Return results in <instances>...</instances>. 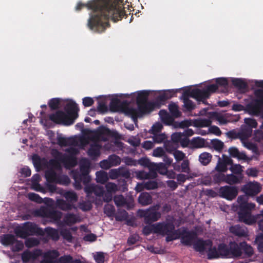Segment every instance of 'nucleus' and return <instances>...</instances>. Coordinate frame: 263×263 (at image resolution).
I'll return each mask as SVG.
<instances>
[{
    "instance_id": "nucleus-1",
    "label": "nucleus",
    "mask_w": 263,
    "mask_h": 263,
    "mask_svg": "<svg viewBox=\"0 0 263 263\" xmlns=\"http://www.w3.org/2000/svg\"><path fill=\"white\" fill-rule=\"evenodd\" d=\"M84 8L92 11L87 25L90 30L98 33H102L110 27L109 20L117 22L127 15L123 0H90L86 3L79 2L75 9L80 11Z\"/></svg>"
},
{
    "instance_id": "nucleus-2",
    "label": "nucleus",
    "mask_w": 263,
    "mask_h": 263,
    "mask_svg": "<svg viewBox=\"0 0 263 263\" xmlns=\"http://www.w3.org/2000/svg\"><path fill=\"white\" fill-rule=\"evenodd\" d=\"M254 97L245 106V111L253 116H260L263 119V80H255Z\"/></svg>"
},
{
    "instance_id": "nucleus-3",
    "label": "nucleus",
    "mask_w": 263,
    "mask_h": 263,
    "mask_svg": "<svg viewBox=\"0 0 263 263\" xmlns=\"http://www.w3.org/2000/svg\"><path fill=\"white\" fill-rule=\"evenodd\" d=\"M157 234L166 236V241H172L181 237V231L179 229L175 233V226L172 222L163 221L156 223Z\"/></svg>"
},
{
    "instance_id": "nucleus-4",
    "label": "nucleus",
    "mask_w": 263,
    "mask_h": 263,
    "mask_svg": "<svg viewBox=\"0 0 263 263\" xmlns=\"http://www.w3.org/2000/svg\"><path fill=\"white\" fill-rule=\"evenodd\" d=\"M15 233L18 237L24 239L29 236L44 235V231L42 228L39 227L36 223L30 221L25 222L22 227L16 228Z\"/></svg>"
},
{
    "instance_id": "nucleus-5",
    "label": "nucleus",
    "mask_w": 263,
    "mask_h": 263,
    "mask_svg": "<svg viewBox=\"0 0 263 263\" xmlns=\"http://www.w3.org/2000/svg\"><path fill=\"white\" fill-rule=\"evenodd\" d=\"M218 250L221 256L227 258H237L241 256L240 242L230 241L228 245L220 243Z\"/></svg>"
},
{
    "instance_id": "nucleus-6",
    "label": "nucleus",
    "mask_w": 263,
    "mask_h": 263,
    "mask_svg": "<svg viewBox=\"0 0 263 263\" xmlns=\"http://www.w3.org/2000/svg\"><path fill=\"white\" fill-rule=\"evenodd\" d=\"M158 209L153 206L146 210H139L138 212L139 217L144 218L145 224H150L157 221L161 217V213L158 211Z\"/></svg>"
},
{
    "instance_id": "nucleus-7",
    "label": "nucleus",
    "mask_w": 263,
    "mask_h": 263,
    "mask_svg": "<svg viewBox=\"0 0 263 263\" xmlns=\"http://www.w3.org/2000/svg\"><path fill=\"white\" fill-rule=\"evenodd\" d=\"M109 109L111 112H123L128 116H129V114H133L135 111L129 106V103L127 101L121 102L120 99L117 98L111 100Z\"/></svg>"
},
{
    "instance_id": "nucleus-8",
    "label": "nucleus",
    "mask_w": 263,
    "mask_h": 263,
    "mask_svg": "<svg viewBox=\"0 0 263 263\" xmlns=\"http://www.w3.org/2000/svg\"><path fill=\"white\" fill-rule=\"evenodd\" d=\"M138 108L131 107L134 110L133 114H129L134 121H137L138 117H142L144 114L149 113L152 111L155 107H157V102H145L137 104Z\"/></svg>"
},
{
    "instance_id": "nucleus-9",
    "label": "nucleus",
    "mask_w": 263,
    "mask_h": 263,
    "mask_svg": "<svg viewBox=\"0 0 263 263\" xmlns=\"http://www.w3.org/2000/svg\"><path fill=\"white\" fill-rule=\"evenodd\" d=\"M184 93L187 95L188 97L195 99L198 104L202 103L205 105L208 104L207 102V99H209L208 95L203 88L188 89L184 90Z\"/></svg>"
},
{
    "instance_id": "nucleus-10",
    "label": "nucleus",
    "mask_w": 263,
    "mask_h": 263,
    "mask_svg": "<svg viewBox=\"0 0 263 263\" xmlns=\"http://www.w3.org/2000/svg\"><path fill=\"white\" fill-rule=\"evenodd\" d=\"M40 216L50 218L53 221H58L62 217V212L55 210L51 206L41 207L38 211Z\"/></svg>"
},
{
    "instance_id": "nucleus-11",
    "label": "nucleus",
    "mask_w": 263,
    "mask_h": 263,
    "mask_svg": "<svg viewBox=\"0 0 263 263\" xmlns=\"http://www.w3.org/2000/svg\"><path fill=\"white\" fill-rule=\"evenodd\" d=\"M52 156L55 160H59L64 163L66 165L73 166L76 164V159L74 157L71 155H67L65 154H63L56 149H54L51 152Z\"/></svg>"
},
{
    "instance_id": "nucleus-12",
    "label": "nucleus",
    "mask_w": 263,
    "mask_h": 263,
    "mask_svg": "<svg viewBox=\"0 0 263 263\" xmlns=\"http://www.w3.org/2000/svg\"><path fill=\"white\" fill-rule=\"evenodd\" d=\"M219 196L228 200H232L238 195V189L236 186L225 185L218 190Z\"/></svg>"
},
{
    "instance_id": "nucleus-13",
    "label": "nucleus",
    "mask_w": 263,
    "mask_h": 263,
    "mask_svg": "<svg viewBox=\"0 0 263 263\" xmlns=\"http://www.w3.org/2000/svg\"><path fill=\"white\" fill-rule=\"evenodd\" d=\"M186 174H182V183L186 180L193 179L198 176L197 173L193 172L190 168V162L188 159H186L185 154L182 152V173Z\"/></svg>"
},
{
    "instance_id": "nucleus-14",
    "label": "nucleus",
    "mask_w": 263,
    "mask_h": 263,
    "mask_svg": "<svg viewBox=\"0 0 263 263\" xmlns=\"http://www.w3.org/2000/svg\"><path fill=\"white\" fill-rule=\"evenodd\" d=\"M64 110L68 119L73 124L75 120L78 117V111L79 108L78 104L73 101H70L67 103L64 107Z\"/></svg>"
},
{
    "instance_id": "nucleus-15",
    "label": "nucleus",
    "mask_w": 263,
    "mask_h": 263,
    "mask_svg": "<svg viewBox=\"0 0 263 263\" xmlns=\"http://www.w3.org/2000/svg\"><path fill=\"white\" fill-rule=\"evenodd\" d=\"M66 114L62 111L58 110L55 113L49 115V119L56 124H61L64 125H70L72 124V121L71 122L67 118Z\"/></svg>"
},
{
    "instance_id": "nucleus-16",
    "label": "nucleus",
    "mask_w": 263,
    "mask_h": 263,
    "mask_svg": "<svg viewBox=\"0 0 263 263\" xmlns=\"http://www.w3.org/2000/svg\"><path fill=\"white\" fill-rule=\"evenodd\" d=\"M212 245V241L210 239L198 238L193 243V248L196 252L203 253L208 252V249L211 248Z\"/></svg>"
},
{
    "instance_id": "nucleus-17",
    "label": "nucleus",
    "mask_w": 263,
    "mask_h": 263,
    "mask_svg": "<svg viewBox=\"0 0 263 263\" xmlns=\"http://www.w3.org/2000/svg\"><path fill=\"white\" fill-rule=\"evenodd\" d=\"M164 146L167 152L173 154L174 157L177 161H181V151L177 150L179 147L178 144L166 140L164 142Z\"/></svg>"
},
{
    "instance_id": "nucleus-18",
    "label": "nucleus",
    "mask_w": 263,
    "mask_h": 263,
    "mask_svg": "<svg viewBox=\"0 0 263 263\" xmlns=\"http://www.w3.org/2000/svg\"><path fill=\"white\" fill-rule=\"evenodd\" d=\"M198 238V234L195 231L186 232L182 228V243L186 245H193L194 242Z\"/></svg>"
},
{
    "instance_id": "nucleus-19",
    "label": "nucleus",
    "mask_w": 263,
    "mask_h": 263,
    "mask_svg": "<svg viewBox=\"0 0 263 263\" xmlns=\"http://www.w3.org/2000/svg\"><path fill=\"white\" fill-rule=\"evenodd\" d=\"M84 191L87 194V197L89 198L93 194L97 197H102L104 194L103 186L95 184L87 185L84 187Z\"/></svg>"
},
{
    "instance_id": "nucleus-20",
    "label": "nucleus",
    "mask_w": 263,
    "mask_h": 263,
    "mask_svg": "<svg viewBox=\"0 0 263 263\" xmlns=\"http://www.w3.org/2000/svg\"><path fill=\"white\" fill-rule=\"evenodd\" d=\"M260 190V184L257 182H250L242 188L243 192L249 196H255L258 194Z\"/></svg>"
},
{
    "instance_id": "nucleus-21",
    "label": "nucleus",
    "mask_w": 263,
    "mask_h": 263,
    "mask_svg": "<svg viewBox=\"0 0 263 263\" xmlns=\"http://www.w3.org/2000/svg\"><path fill=\"white\" fill-rule=\"evenodd\" d=\"M42 251L40 249H36L31 252L26 250L22 254V260L24 263L28 262L31 259L34 260L41 255Z\"/></svg>"
},
{
    "instance_id": "nucleus-22",
    "label": "nucleus",
    "mask_w": 263,
    "mask_h": 263,
    "mask_svg": "<svg viewBox=\"0 0 263 263\" xmlns=\"http://www.w3.org/2000/svg\"><path fill=\"white\" fill-rule=\"evenodd\" d=\"M176 93L174 90H164L157 97L154 102H157V107H159L160 104H164L166 100L175 96Z\"/></svg>"
},
{
    "instance_id": "nucleus-23",
    "label": "nucleus",
    "mask_w": 263,
    "mask_h": 263,
    "mask_svg": "<svg viewBox=\"0 0 263 263\" xmlns=\"http://www.w3.org/2000/svg\"><path fill=\"white\" fill-rule=\"evenodd\" d=\"M182 90L183 91V95L182 96V99L183 102V108L182 110L183 111H192L195 108V104L191 100L189 99L187 95L184 93V87H182Z\"/></svg>"
},
{
    "instance_id": "nucleus-24",
    "label": "nucleus",
    "mask_w": 263,
    "mask_h": 263,
    "mask_svg": "<svg viewBox=\"0 0 263 263\" xmlns=\"http://www.w3.org/2000/svg\"><path fill=\"white\" fill-rule=\"evenodd\" d=\"M239 220L240 221L248 225H252L256 221V218L252 216L251 213L238 212Z\"/></svg>"
},
{
    "instance_id": "nucleus-25",
    "label": "nucleus",
    "mask_w": 263,
    "mask_h": 263,
    "mask_svg": "<svg viewBox=\"0 0 263 263\" xmlns=\"http://www.w3.org/2000/svg\"><path fill=\"white\" fill-rule=\"evenodd\" d=\"M57 206L62 211H67L76 209V207L73 203L68 202L64 199H57L56 202Z\"/></svg>"
},
{
    "instance_id": "nucleus-26",
    "label": "nucleus",
    "mask_w": 263,
    "mask_h": 263,
    "mask_svg": "<svg viewBox=\"0 0 263 263\" xmlns=\"http://www.w3.org/2000/svg\"><path fill=\"white\" fill-rule=\"evenodd\" d=\"M45 177L49 183H60V180L57 173L52 169L47 170L45 173Z\"/></svg>"
},
{
    "instance_id": "nucleus-27",
    "label": "nucleus",
    "mask_w": 263,
    "mask_h": 263,
    "mask_svg": "<svg viewBox=\"0 0 263 263\" xmlns=\"http://www.w3.org/2000/svg\"><path fill=\"white\" fill-rule=\"evenodd\" d=\"M241 256L243 255L244 257H251L253 253L254 250L253 248L248 245L246 241L240 242Z\"/></svg>"
},
{
    "instance_id": "nucleus-28",
    "label": "nucleus",
    "mask_w": 263,
    "mask_h": 263,
    "mask_svg": "<svg viewBox=\"0 0 263 263\" xmlns=\"http://www.w3.org/2000/svg\"><path fill=\"white\" fill-rule=\"evenodd\" d=\"M159 115L161 119L162 122L166 125H172L174 119L172 116H170V114L165 110H161L159 111Z\"/></svg>"
},
{
    "instance_id": "nucleus-29",
    "label": "nucleus",
    "mask_w": 263,
    "mask_h": 263,
    "mask_svg": "<svg viewBox=\"0 0 263 263\" xmlns=\"http://www.w3.org/2000/svg\"><path fill=\"white\" fill-rule=\"evenodd\" d=\"M152 201L151 195L146 192L141 193L138 197L139 203L143 206L151 204Z\"/></svg>"
},
{
    "instance_id": "nucleus-30",
    "label": "nucleus",
    "mask_w": 263,
    "mask_h": 263,
    "mask_svg": "<svg viewBox=\"0 0 263 263\" xmlns=\"http://www.w3.org/2000/svg\"><path fill=\"white\" fill-rule=\"evenodd\" d=\"M228 152L230 156L233 158H236L239 160H246L247 156L244 153H240L238 148L235 147H231L229 148Z\"/></svg>"
},
{
    "instance_id": "nucleus-31",
    "label": "nucleus",
    "mask_w": 263,
    "mask_h": 263,
    "mask_svg": "<svg viewBox=\"0 0 263 263\" xmlns=\"http://www.w3.org/2000/svg\"><path fill=\"white\" fill-rule=\"evenodd\" d=\"M90 162L87 159L83 160L80 165V173H76L74 175H88L90 172Z\"/></svg>"
},
{
    "instance_id": "nucleus-32",
    "label": "nucleus",
    "mask_w": 263,
    "mask_h": 263,
    "mask_svg": "<svg viewBox=\"0 0 263 263\" xmlns=\"http://www.w3.org/2000/svg\"><path fill=\"white\" fill-rule=\"evenodd\" d=\"M44 234L46 233L47 236L54 241L59 239L60 236L57 229L51 227H46L44 230Z\"/></svg>"
},
{
    "instance_id": "nucleus-33",
    "label": "nucleus",
    "mask_w": 263,
    "mask_h": 263,
    "mask_svg": "<svg viewBox=\"0 0 263 263\" xmlns=\"http://www.w3.org/2000/svg\"><path fill=\"white\" fill-rule=\"evenodd\" d=\"M232 83L235 87L239 90H246L248 87L247 83L240 78H233Z\"/></svg>"
},
{
    "instance_id": "nucleus-34",
    "label": "nucleus",
    "mask_w": 263,
    "mask_h": 263,
    "mask_svg": "<svg viewBox=\"0 0 263 263\" xmlns=\"http://www.w3.org/2000/svg\"><path fill=\"white\" fill-rule=\"evenodd\" d=\"M100 145L97 143L91 144L88 150V155L91 158H96L98 157L100 154Z\"/></svg>"
},
{
    "instance_id": "nucleus-35",
    "label": "nucleus",
    "mask_w": 263,
    "mask_h": 263,
    "mask_svg": "<svg viewBox=\"0 0 263 263\" xmlns=\"http://www.w3.org/2000/svg\"><path fill=\"white\" fill-rule=\"evenodd\" d=\"M15 241H16V238L12 234H5L1 238L2 243L6 246L13 245Z\"/></svg>"
},
{
    "instance_id": "nucleus-36",
    "label": "nucleus",
    "mask_w": 263,
    "mask_h": 263,
    "mask_svg": "<svg viewBox=\"0 0 263 263\" xmlns=\"http://www.w3.org/2000/svg\"><path fill=\"white\" fill-rule=\"evenodd\" d=\"M205 145V140L201 137H195L191 140V148H201Z\"/></svg>"
},
{
    "instance_id": "nucleus-37",
    "label": "nucleus",
    "mask_w": 263,
    "mask_h": 263,
    "mask_svg": "<svg viewBox=\"0 0 263 263\" xmlns=\"http://www.w3.org/2000/svg\"><path fill=\"white\" fill-rule=\"evenodd\" d=\"M78 221V217L73 213H67L64 217V221L67 225H72L77 223Z\"/></svg>"
},
{
    "instance_id": "nucleus-38",
    "label": "nucleus",
    "mask_w": 263,
    "mask_h": 263,
    "mask_svg": "<svg viewBox=\"0 0 263 263\" xmlns=\"http://www.w3.org/2000/svg\"><path fill=\"white\" fill-rule=\"evenodd\" d=\"M242 179V176H236L234 174H228L226 175L225 182L232 185L234 184L239 183Z\"/></svg>"
},
{
    "instance_id": "nucleus-39",
    "label": "nucleus",
    "mask_w": 263,
    "mask_h": 263,
    "mask_svg": "<svg viewBox=\"0 0 263 263\" xmlns=\"http://www.w3.org/2000/svg\"><path fill=\"white\" fill-rule=\"evenodd\" d=\"M231 232L238 236H246L247 232L239 225L232 226L230 228Z\"/></svg>"
},
{
    "instance_id": "nucleus-40",
    "label": "nucleus",
    "mask_w": 263,
    "mask_h": 263,
    "mask_svg": "<svg viewBox=\"0 0 263 263\" xmlns=\"http://www.w3.org/2000/svg\"><path fill=\"white\" fill-rule=\"evenodd\" d=\"M96 175V180L98 183L104 184L108 179V175L107 173L104 171L97 172Z\"/></svg>"
},
{
    "instance_id": "nucleus-41",
    "label": "nucleus",
    "mask_w": 263,
    "mask_h": 263,
    "mask_svg": "<svg viewBox=\"0 0 263 263\" xmlns=\"http://www.w3.org/2000/svg\"><path fill=\"white\" fill-rule=\"evenodd\" d=\"M63 196L66 198L67 201L71 203L78 200V196L74 192L66 191L63 194Z\"/></svg>"
},
{
    "instance_id": "nucleus-42",
    "label": "nucleus",
    "mask_w": 263,
    "mask_h": 263,
    "mask_svg": "<svg viewBox=\"0 0 263 263\" xmlns=\"http://www.w3.org/2000/svg\"><path fill=\"white\" fill-rule=\"evenodd\" d=\"M148 95L149 92L146 90L139 91L136 99L137 104L146 102Z\"/></svg>"
},
{
    "instance_id": "nucleus-43",
    "label": "nucleus",
    "mask_w": 263,
    "mask_h": 263,
    "mask_svg": "<svg viewBox=\"0 0 263 263\" xmlns=\"http://www.w3.org/2000/svg\"><path fill=\"white\" fill-rule=\"evenodd\" d=\"M255 204L253 203H243L242 205H239L238 212H249L251 213V211L254 209Z\"/></svg>"
},
{
    "instance_id": "nucleus-44",
    "label": "nucleus",
    "mask_w": 263,
    "mask_h": 263,
    "mask_svg": "<svg viewBox=\"0 0 263 263\" xmlns=\"http://www.w3.org/2000/svg\"><path fill=\"white\" fill-rule=\"evenodd\" d=\"M143 233L146 236L149 235L152 233L157 234L156 223L144 226L143 228Z\"/></svg>"
},
{
    "instance_id": "nucleus-45",
    "label": "nucleus",
    "mask_w": 263,
    "mask_h": 263,
    "mask_svg": "<svg viewBox=\"0 0 263 263\" xmlns=\"http://www.w3.org/2000/svg\"><path fill=\"white\" fill-rule=\"evenodd\" d=\"M212 121L209 119H201L196 120L195 125L198 127H209Z\"/></svg>"
},
{
    "instance_id": "nucleus-46",
    "label": "nucleus",
    "mask_w": 263,
    "mask_h": 263,
    "mask_svg": "<svg viewBox=\"0 0 263 263\" xmlns=\"http://www.w3.org/2000/svg\"><path fill=\"white\" fill-rule=\"evenodd\" d=\"M114 200L118 207L124 206L127 204L126 200L122 195L115 196Z\"/></svg>"
},
{
    "instance_id": "nucleus-47",
    "label": "nucleus",
    "mask_w": 263,
    "mask_h": 263,
    "mask_svg": "<svg viewBox=\"0 0 263 263\" xmlns=\"http://www.w3.org/2000/svg\"><path fill=\"white\" fill-rule=\"evenodd\" d=\"M170 113L173 117L177 118L181 116L178 106L175 103H171L168 105Z\"/></svg>"
},
{
    "instance_id": "nucleus-48",
    "label": "nucleus",
    "mask_w": 263,
    "mask_h": 263,
    "mask_svg": "<svg viewBox=\"0 0 263 263\" xmlns=\"http://www.w3.org/2000/svg\"><path fill=\"white\" fill-rule=\"evenodd\" d=\"M212 155L208 153H203L199 156V161L204 165H208L211 161Z\"/></svg>"
},
{
    "instance_id": "nucleus-49",
    "label": "nucleus",
    "mask_w": 263,
    "mask_h": 263,
    "mask_svg": "<svg viewBox=\"0 0 263 263\" xmlns=\"http://www.w3.org/2000/svg\"><path fill=\"white\" fill-rule=\"evenodd\" d=\"M142 185L144 186V187L147 190H155L158 187V183L156 180L144 181Z\"/></svg>"
},
{
    "instance_id": "nucleus-50",
    "label": "nucleus",
    "mask_w": 263,
    "mask_h": 263,
    "mask_svg": "<svg viewBox=\"0 0 263 263\" xmlns=\"http://www.w3.org/2000/svg\"><path fill=\"white\" fill-rule=\"evenodd\" d=\"M39 243V240L37 238L34 237L26 238V239L25 241V245L28 248L37 246Z\"/></svg>"
},
{
    "instance_id": "nucleus-51",
    "label": "nucleus",
    "mask_w": 263,
    "mask_h": 263,
    "mask_svg": "<svg viewBox=\"0 0 263 263\" xmlns=\"http://www.w3.org/2000/svg\"><path fill=\"white\" fill-rule=\"evenodd\" d=\"M211 144L214 148L218 151H221L224 146V143L220 140L215 139L212 140Z\"/></svg>"
},
{
    "instance_id": "nucleus-52",
    "label": "nucleus",
    "mask_w": 263,
    "mask_h": 263,
    "mask_svg": "<svg viewBox=\"0 0 263 263\" xmlns=\"http://www.w3.org/2000/svg\"><path fill=\"white\" fill-rule=\"evenodd\" d=\"M128 213L124 210L118 212L115 216V219L118 221H123L127 219Z\"/></svg>"
},
{
    "instance_id": "nucleus-53",
    "label": "nucleus",
    "mask_w": 263,
    "mask_h": 263,
    "mask_svg": "<svg viewBox=\"0 0 263 263\" xmlns=\"http://www.w3.org/2000/svg\"><path fill=\"white\" fill-rule=\"evenodd\" d=\"M208 256L209 259H213L219 257V254H220V252L218 250V248L217 249L215 248H210L208 249Z\"/></svg>"
},
{
    "instance_id": "nucleus-54",
    "label": "nucleus",
    "mask_w": 263,
    "mask_h": 263,
    "mask_svg": "<svg viewBox=\"0 0 263 263\" xmlns=\"http://www.w3.org/2000/svg\"><path fill=\"white\" fill-rule=\"evenodd\" d=\"M104 213L108 217H112L115 215V208L114 205L109 204L105 205Z\"/></svg>"
},
{
    "instance_id": "nucleus-55",
    "label": "nucleus",
    "mask_w": 263,
    "mask_h": 263,
    "mask_svg": "<svg viewBox=\"0 0 263 263\" xmlns=\"http://www.w3.org/2000/svg\"><path fill=\"white\" fill-rule=\"evenodd\" d=\"M252 129L251 128L247 127L243 128L242 130L239 132L240 139H247L249 138L252 135Z\"/></svg>"
},
{
    "instance_id": "nucleus-56",
    "label": "nucleus",
    "mask_w": 263,
    "mask_h": 263,
    "mask_svg": "<svg viewBox=\"0 0 263 263\" xmlns=\"http://www.w3.org/2000/svg\"><path fill=\"white\" fill-rule=\"evenodd\" d=\"M257 245V248L260 252L263 253V234L258 235L254 241Z\"/></svg>"
},
{
    "instance_id": "nucleus-57",
    "label": "nucleus",
    "mask_w": 263,
    "mask_h": 263,
    "mask_svg": "<svg viewBox=\"0 0 263 263\" xmlns=\"http://www.w3.org/2000/svg\"><path fill=\"white\" fill-rule=\"evenodd\" d=\"M117 170L119 174V177H121L125 179H128L130 178V173L126 168L123 167H120L117 168Z\"/></svg>"
},
{
    "instance_id": "nucleus-58",
    "label": "nucleus",
    "mask_w": 263,
    "mask_h": 263,
    "mask_svg": "<svg viewBox=\"0 0 263 263\" xmlns=\"http://www.w3.org/2000/svg\"><path fill=\"white\" fill-rule=\"evenodd\" d=\"M215 169L218 172L225 173L228 171V166L221 161V159L219 157Z\"/></svg>"
},
{
    "instance_id": "nucleus-59",
    "label": "nucleus",
    "mask_w": 263,
    "mask_h": 263,
    "mask_svg": "<svg viewBox=\"0 0 263 263\" xmlns=\"http://www.w3.org/2000/svg\"><path fill=\"white\" fill-rule=\"evenodd\" d=\"M110 163L112 166H117L121 163L120 158L116 155H111L108 157Z\"/></svg>"
},
{
    "instance_id": "nucleus-60",
    "label": "nucleus",
    "mask_w": 263,
    "mask_h": 263,
    "mask_svg": "<svg viewBox=\"0 0 263 263\" xmlns=\"http://www.w3.org/2000/svg\"><path fill=\"white\" fill-rule=\"evenodd\" d=\"M223 172H218L213 175V180L216 183H220L221 182H224L226 178V175H225Z\"/></svg>"
},
{
    "instance_id": "nucleus-61",
    "label": "nucleus",
    "mask_w": 263,
    "mask_h": 263,
    "mask_svg": "<svg viewBox=\"0 0 263 263\" xmlns=\"http://www.w3.org/2000/svg\"><path fill=\"white\" fill-rule=\"evenodd\" d=\"M60 99L59 98H53L49 101L48 105L51 110H55L59 107Z\"/></svg>"
},
{
    "instance_id": "nucleus-62",
    "label": "nucleus",
    "mask_w": 263,
    "mask_h": 263,
    "mask_svg": "<svg viewBox=\"0 0 263 263\" xmlns=\"http://www.w3.org/2000/svg\"><path fill=\"white\" fill-rule=\"evenodd\" d=\"M59 255L60 254L58 251L53 250L45 253L44 254V257L45 258H49L53 260L54 259L57 258Z\"/></svg>"
},
{
    "instance_id": "nucleus-63",
    "label": "nucleus",
    "mask_w": 263,
    "mask_h": 263,
    "mask_svg": "<svg viewBox=\"0 0 263 263\" xmlns=\"http://www.w3.org/2000/svg\"><path fill=\"white\" fill-rule=\"evenodd\" d=\"M230 170L233 174L241 176L243 170L242 166L240 164H233L232 163Z\"/></svg>"
},
{
    "instance_id": "nucleus-64",
    "label": "nucleus",
    "mask_w": 263,
    "mask_h": 263,
    "mask_svg": "<svg viewBox=\"0 0 263 263\" xmlns=\"http://www.w3.org/2000/svg\"><path fill=\"white\" fill-rule=\"evenodd\" d=\"M28 198L34 202L38 203H42L43 202V199L38 194L30 193L28 194Z\"/></svg>"
}]
</instances>
